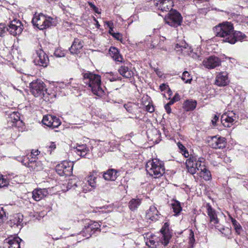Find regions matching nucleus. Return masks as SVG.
<instances>
[{"label":"nucleus","instance_id":"nucleus-1","mask_svg":"<svg viewBox=\"0 0 248 248\" xmlns=\"http://www.w3.org/2000/svg\"><path fill=\"white\" fill-rule=\"evenodd\" d=\"M217 37L222 38L224 42L234 44L237 41H242L247 38L242 32L234 30L233 24L230 22H223L213 28Z\"/></svg>","mask_w":248,"mask_h":248},{"label":"nucleus","instance_id":"nucleus-2","mask_svg":"<svg viewBox=\"0 0 248 248\" xmlns=\"http://www.w3.org/2000/svg\"><path fill=\"white\" fill-rule=\"evenodd\" d=\"M82 75L84 83L90 87L94 94L99 96L103 94L104 92L101 87L100 76L89 71L83 73Z\"/></svg>","mask_w":248,"mask_h":248},{"label":"nucleus","instance_id":"nucleus-3","mask_svg":"<svg viewBox=\"0 0 248 248\" xmlns=\"http://www.w3.org/2000/svg\"><path fill=\"white\" fill-rule=\"evenodd\" d=\"M32 23L34 26L41 30L51 26H55L58 22L56 18L40 13L38 15L34 16L32 19Z\"/></svg>","mask_w":248,"mask_h":248},{"label":"nucleus","instance_id":"nucleus-4","mask_svg":"<svg viewBox=\"0 0 248 248\" xmlns=\"http://www.w3.org/2000/svg\"><path fill=\"white\" fill-rule=\"evenodd\" d=\"M146 170L149 175L156 178L160 177L165 173V167L162 162L154 159L147 162Z\"/></svg>","mask_w":248,"mask_h":248},{"label":"nucleus","instance_id":"nucleus-5","mask_svg":"<svg viewBox=\"0 0 248 248\" xmlns=\"http://www.w3.org/2000/svg\"><path fill=\"white\" fill-rule=\"evenodd\" d=\"M175 49L176 51L184 55H188L193 59L201 60L200 55L196 52H193L191 46H189L185 41L177 43L175 46Z\"/></svg>","mask_w":248,"mask_h":248},{"label":"nucleus","instance_id":"nucleus-6","mask_svg":"<svg viewBox=\"0 0 248 248\" xmlns=\"http://www.w3.org/2000/svg\"><path fill=\"white\" fill-rule=\"evenodd\" d=\"M164 20L169 25L177 27L181 25L182 21V16L177 11L171 9L165 16Z\"/></svg>","mask_w":248,"mask_h":248},{"label":"nucleus","instance_id":"nucleus-7","mask_svg":"<svg viewBox=\"0 0 248 248\" xmlns=\"http://www.w3.org/2000/svg\"><path fill=\"white\" fill-rule=\"evenodd\" d=\"M20 161L31 171H39L43 169L42 162L35 159V157H30L29 156H24L21 158Z\"/></svg>","mask_w":248,"mask_h":248},{"label":"nucleus","instance_id":"nucleus-8","mask_svg":"<svg viewBox=\"0 0 248 248\" xmlns=\"http://www.w3.org/2000/svg\"><path fill=\"white\" fill-rule=\"evenodd\" d=\"M205 161V159L202 157H199L197 160V158L193 156H191L186 159V165L187 171L191 174H195L197 170H199L200 164L202 165Z\"/></svg>","mask_w":248,"mask_h":248},{"label":"nucleus","instance_id":"nucleus-9","mask_svg":"<svg viewBox=\"0 0 248 248\" xmlns=\"http://www.w3.org/2000/svg\"><path fill=\"white\" fill-rule=\"evenodd\" d=\"M100 225L97 222L91 221L87 225L84 226V228L78 234V235H81L86 238H89L96 232H100Z\"/></svg>","mask_w":248,"mask_h":248},{"label":"nucleus","instance_id":"nucleus-10","mask_svg":"<svg viewBox=\"0 0 248 248\" xmlns=\"http://www.w3.org/2000/svg\"><path fill=\"white\" fill-rule=\"evenodd\" d=\"M30 90L35 97H41L45 91L46 86L40 79L33 80L30 84Z\"/></svg>","mask_w":248,"mask_h":248},{"label":"nucleus","instance_id":"nucleus-11","mask_svg":"<svg viewBox=\"0 0 248 248\" xmlns=\"http://www.w3.org/2000/svg\"><path fill=\"white\" fill-rule=\"evenodd\" d=\"M55 170L60 176H70L72 173V163L63 161L56 166Z\"/></svg>","mask_w":248,"mask_h":248},{"label":"nucleus","instance_id":"nucleus-12","mask_svg":"<svg viewBox=\"0 0 248 248\" xmlns=\"http://www.w3.org/2000/svg\"><path fill=\"white\" fill-rule=\"evenodd\" d=\"M97 172L93 171L85 179L86 183L82 184L83 191L85 193L90 191L96 187Z\"/></svg>","mask_w":248,"mask_h":248},{"label":"nucleus","instance_id":"nucleus-13","mask_svg":"<svg viewBox=\"0 0 248 248\" xmlns=\"http://www.w3.org/2000/svg\"><path fill=\"white\" fill-rule=\"evenodd\" d=\"M238 120V116L233 111H228L223 113L221 118L222 124L226 127H230Z\"/></svg>","mask_w":248,"mask_h":248},{"label":"nucleus","instance_id":"nucleus-14","mask_svg":"<svg viewBox=\"0 0 248 248\" xmlns=\"http://www.w3.org/2000/svg\"><path fill=\"white\" fill-rule=\"evenodd\" d=\"M36 56L33 62L35 65L46 67L49 64L48 56L41 48L36 50Z\"/></svg>","mask_w":248,"mask_h":248},{"label":"nucleus","instance_id":"nucleus-15","mask_svg":"<svg viewBox=\"0 0 248 248\" xmlns=\"http://www.w3.org/2000/svg\"><path fill=\"white\" fill-rule=\"evenodd\" d=\"M208 142L209 146L214 149H223L227 144L226 140L225 138L215 136L209 138Z\"/></svg>","mask_w":248,"mask_h":248},{"label":"nucleus","instance_id":"nucleus-16","mask_svg":"<svg viewBox=\"0 0 248 248\" xmlns=\"http://www.w3.org/2000/svg\"><path fill=\"white\" fill-rule=\"evenodd\" d=\"M6 30L11 35H18L23 31V26L19 20L14 19L10 22L8 26L6 27Z\"/></svg>","mask_w":248,"mask_h":248},{"label":"nucleus","instance_id":"nucleus-17","mask_svg":"<svg viewBox=\"0 0 248 248\" xmlns=\"http://www.w3.org/2000/svg\"><path fill=\"white\" fill-rule=\"evenodd\" d=\"M206 213L209 217V224L214 226L216 228L221 231V228H218L219 219L217 217L216 211L214 209L209 203L206 204Z\"/></svg>","mask_w":248,"mask_h":248},{"label":"nucleus","instance_id":"nucleus-18","mask_svg":"<svg viewBox=\"0 0 248 248\" xmlns=\"http://www.w3.org/2000/svg\"><path fill=\"white\" fill-rule=\"evenodd\" d=\"M42 123L44 125L52 129L58 127L61 124V122L59 118L51 115L44 116L42 120Z\"/></svg>","mask_w":248,"mask_h":248},{"label":"nucleus","instance_id":"nucleus-19","mask_svg":"<svg viewBox=\"0 0 248 248\" xmlns=\"http://www.w3.org/2000/svg\"><path fill=\"white\" fill-rule=\"evenodd\" d=\"M220 59L216 56L205 58L202 61L203 65L208 69H214L221 64Z\"/></svg>","mask_w":248,"mask_h":248},{"label":"nucleus","instance_id":"nucleus-20","mask_svg":"<svg viewBox=\"0 0 248 248\" xmlns=\"http://www.w3.org/2000/svg\"><path fill=\"white\" fill-rule=\"evenodd\" d=\"M23 217L20 213L14 214L7 222V224L11 227H19L20 229L24 225Z\"/></svg>","mask_w":248,"mask_h":248},{"label":"nucleus","instance_id":"nucleus-21","mask_svg":"<svg viewBox=\"0 0 248 248\" xmlns=\"http://www.w3.org/2000/svg\"><path fill=\"white\" fill-rule=\"evenodd\" d=\"M169 226L170 224L168 222H166L160 230V232L162 235L161 241V243L164 246H167L168 244L171 237V232Z\"/></svg>","mask_w":248,"mask_h":248},{"label":"nucleus","instance_id":"nucleus-22","mask_svg":"<svg viewBox=\"0 0 248 248\" xmlns=\"http://www.w3.org/2000/svg\"><path fill=\"white\" fill-rule=\"evenodd\" d=\"M154 5L156 10L161 11H168L173 6V1L172 0H154Z\"/></svg>","mask_w":248,"mask_h":248},{"label":"nucleus","instance_id":"nucleus-23","mask_svg":"<svg viewBox=\"0 0 248 248\" xmlns=\"http://www.w3.org/2000/svg\"><path fill=\"white\" fill-rule=\"evenodd\" d=\"M22 239L16 236H10L5 239L3 242L5 248H20V243Z\"/></svg>","mask_w":248,"mask_h":248},{"label":"nucleus","instance_id":"nucleus-24","mask_svg":"<svg viewBox=\"0 0 248 248\" xmlns=\"http://www.w3.org/2000/svg\"><path fill=\"white\" fill-rule=\"evenodd\" d=\"M124 63L118 69L119 74L125 78H131L134 75L133 71L131 70V64L129 62Z\"/></svg>","mask_w":248,"mask_h":248},{"label":"nucleus","instance_id":"nucleus-25","mask_svg":"<svg viewBox=\"0 0 248 248\" xmlns=\"http://www.w3.org/2000/svg\"><path fill=\"white\" fill-rule=\"evenodd\" d=\"M229 82L228 73L226 72H221L216 76L215 83L218 86L221 87L227 85Z\"/></svg>","mask_w":248,"mask_h":248},{"label":"nucleus","instance_id":"nucleus-26","mask_svg":"<svg viewBox=\"0 0 248 248\" xmlns=\"http://www.w3.org/2000/svg\"><path fill=\"white\" fill-rule=\"evenodd\" d=\"M160 217L161 214L155 206H150V208L146 211V218L151 220L152 221H156Z\"/></svg>","mask_w":248,"mask_h":248},{"label":"nucleus","instance_id":"nucleus-27","mask_svg":"<svg viewBox=\"0 0 248 248\" xmlns=\"http://www.w3.org/2000/svg\"><path fill=\"white\" fill-rule=\"evenodd\" d=\"M83 47V42L80 39L75 38L69 48V51L72 54H78L80 53Z\"/></svg>","mask_w":248,"mask_h":248},{"label":"nucleus","instance_id":"nucleus-28","mask_svg":"<svg viewBox=\"0 0 248 248\" xmlns=\"http://www.w3.org/2000/svg\"><path fill=\"white\" fill-rule=\"evenodd\" d=\"M199 175L205 181H209L212 178L210 171L206 168L204 162L202 165L200 164Z\"/></svg>","mask_w":248,"mask_h":248},{"label":"nucleus","instance_id":"nucleus-29","mask_svg":"<svg viewBox=\"0 0 248 248\" xmlns=\"http://www.w3.org/2000/svg\"><path fill=\"white\" fill-rule=\"evenodd\" d=\"M118 171L114 169H110L108 170L103 174V177L105 180L107 181H115L117 177Z\"/></svg>","mask_w":248,"mask_h":248},{"label":"nucleus","instance_id":"nucleus-30","mask_svg":"<svg viewBox=\"0 0 248 248\" xmlns=\"http://www.w3.org/2000/svg\"><path fill=\"white\" fill-rule=\"evenodd\" d=\"M48 194L47 190L45 189H36L32 192V198L36 201H39L46 196Z\"/></svg>","mask_w":248,"mask_h":248},{"label":"nucleus","instance_id":"nucleus-31","mask_svg":"<svg viewBox=\"0 0 248 248\" xmlns=\"http://www.w3.org/2000/svg\"><path fill=\"white\" fill-rule=\"evenodd\" d=\"M109 54L116 62H124V58L120 54L117 48L115 47H110L109 50Z\"/></svg>","mask_w":248,"mask_h":248},{"label":"nucleus","instance_id":"nucleus-32","mask_svg":"<svg viewBox=\"0 0 248 248\" xmlns=\"http://www.w3.org/2000/svg\"><path fill=\"white\" fill-rule=\"evenodd\" d=\"M75 149L77 154L82 157H86L89 151L86 144H77Z\"/></svg>","mask_w":248,"mask_h":248},{"label":"nucleus","instance_id":"nucleus-33","mask_svg":"<svg viewBox=\"0 0 248 248\" xmlns=\"http://www.w3.org/2000/svg\"><path fill=\"white\" fill-rule=\"evenodd\" d=\"M141 203V200L139 198H133L128 202V207L130 210L135 211Z\"/></svg>","mask_w":248,"mask_h":248},{"label":"nucleus","instance_id":"nucleus-34","mask_svg":"<svg viewBox=\"0 0 248 248\" xmlns=\"http://www.w3.org/2000/svg\"><path fill=\"white\" fill-rule=\"evenodd\" d=\"M56 97V94L52 90H48L45 88V91L43 93L41 97L46 101H50Z\"/></svg>","mask_w":248,"mask_h":248},{"label":"nucleus","instance_id":"nucleus-35","mask_svg":"<svg viewBox=\"0 0 248 248\" xmlns=\"http://www.w3.org/2000/svg\"><path fill=\"white\" fill-rule=\"evenodd\" d=\"M197 105V102L192 100H187L184 103L183 108L186 111H191L194 109Z\"/></svg>","mask_w":248,"mask_h":248},{"label":"nucleus","instance_id":"nucleus-36","mask_svg":"<svg viewBox=\"0 0 248 248\" xmlns=\"http://www.w3.org/2000/svg\"><path fill=\"white\" fill-rule=\"evenodd\" d=\"M229 220L231 221L233 227L235 230V232L238 234H240L241 232L243 231V229L239 222L234 218H233L232 216L229 215Z\"/></svg>","mask_w":248,"mask_h":248},{"label":"nucleus","instance_id":"nucleus-37","mask_svg":"<svg viewBox=\"0 0 248 248\" xmlns=\"http://www.w3.org/2000/svg\"><path fill=\"white\" fill-rule=\"evenodd\" d=\"M19 113L17 112L13 111L8 114V122L12 123V126L20 120Z\"/></svg>","mask_w":248,"mask_h":248},{"label":"nucleus","instance_id":"nucleus-38","mask_svg":"<svg viewBox=\"0 0 248 248\" xmlns=\"http://www.w3.org/2000/svg\"><path fill=\"white\" fill-rule=\"evenodd\" d=\"M171 204L173 212L175 213V215L177 216L181 212L182 209L180 202L175 200Z\"/></svg>","mask_w":248,"mask_h":248},{"label":"nucleus","instance_id":"nucleus-39","mask_svg":"<svg viewBox=\"0 0 248 248\" xmlns=\"http://www.w3.org/2000/svg\"><path fill=\"white\" fill-rule=\"evenodd\" d=\"M155 237V236L151 235L146 241V245L151 248H156L157 242L154 239Z\"/></svg>","mask_w":248,"mask_h":248},{"label":"nucleus","instance_id":"nucleus-40","mask_svg":"<svg viewBox=\"0 0 248 248\" xmlns=\"http://www.w3.org/2000/svg\"><path fill=\"white\" fill-rule=\"evenodd\" d=\"M181 78L186 83H190L192 80L190 74L187 71H185L183 73Z\"/></svg>","mask_w":248,"mask_h":248},{"label":"nucleus","instance_id":"nucleus-41","mask_svg":"<svg viewBox=\"0 0 248 248\" xmlns=\"http://www.w3.org/2000/svg\"><path fill=\"white\" fill-rule=\"evenodd\" d=\"M194 234L193 232L190 230L189 234V243L190 245L191 248L193 247V244L195 243Z\"/></svg>","mask_w":248,"mask_h":248},{"label":"nucleus","instance_id":"nucleus-42","mask_svg":"<svg viewBox=\"0 0 248 248\" xmlns=\"http://www.w3.org/2000/svg\"><path fill=\"white\" fill-rule=\"evenodd\" d=\"M110 75V77L108 78L111 81L120 80L121 78L117 74H114V73L111 72L108 73Z\"/></svg>","mask_w":248,"mask_h":248},{"label":"nucleus","instance_id":"nucleus-43","mask_svg":"<svg viewBox=\"0 0 248 248\" xmlns=\"http://www.w3.org/2000/svg\"><path fill=\"white\" fill-rule=\"evenodd\" d=\"M65 54V52L61 49H56L54 53V55L57 57H64Z\"/></svg>","mask_w":248,"mask_h":248},{"label":"nucleus","instance_id":"nucleus-44","mask_svg":"<svg viewBox=\"0 0 248 248\" xmlns=\"http://www.w3.org/2000/svg\"><path fill=\"white\" fill-rule=\"evenodd\" d=\"M8 185L9 181L7 180V177L6 178L0 177V187H7Z\"/></svg>","mask_w":248,"mask_h":248},{"label":"nucleus","instance_id":"nucleus-45","mask_svg":"<svg viewBox=\"0 0 248 248\" xmlns=\"http://www.w3.org/2000/svg\"><path fill=\"white\" fill-rule=\"evenodd\" d=\"M180 99V96L178 93H176L175 94L173 98L169 102V104H173L175 102L178 101Z\"/></svg>","mask_w":248,"mask_h":248},{"label":"nucleus","instance_id":"nucleus-46","mask_svg":"<svg viewBox=\"0 0 248 248\" xmlns=\"http://www.w3.org/2000/svg\"><path fill=\"white\" fill-rule=\"evenodd\" d=\"M6 217V213L2 208L0 209V223L2 222Z\"/></svg>","mask_w":248,"mask_h":248},{"label":"nucleus","instance_id":"nucleus-47","mask_svg":"<svg viewBox=\"0 0 248 248\" xmlns=\"http://www.w3.org/2000/svg\"><path fill=\"white\" fill-rule=\"evenodd\" d=\"M40 153V151L38 150H32L31 152V154L27 155L26 156H29L30 157H35V159H36L37 156L39 155Z\"/></svg>","mask_w":248,"mask_h":248},{"label":"nucleus","instance_id":"nucleus-48","mask_svg":"<svg viewBox=\"0 0 248 248\" xmlns=\"http://www.w3.org/2000/svg\"><path fill=\"white\" fill-rule=\"evenodd\" d=\"M133 105L131 103H128L124 105V108L129 112L132 113L133 111Z\"/></svg>","mask_w":248,"mask_h":248},{"label":"nucleus","instance_id":"nucleus-49","mask_svg":"<svg viewBox=\"0 0 248 248\" xmlns=\"http://www.w3.org/2000/svg\"><path fill=\"white\" fill-rule=\"evenodd\" d=\"M6 28L4 24H0V36L2 37L4 35Z\"/></svg>","mask_w":248,"mask_h":248},{"label":"nucleus","instance_id":"nucleus-50","mask_svg":"<svg viewBox=\"0 0 248 248\" xmlns=\"http://www.w3.org/2000/svg\"><path fill=\"white\" fill-rule=\"evenodd\" d=\"M145 109L146 111L150 113H152L155 111L154 106H153L152 104H150V103H149L148 105L146 106Z\"/></svg>","mask_w":248,"mask_h":248},{"label":"nucleus","instance_id":"nucleus-51","mask_svg":"<svg viewBox=\"0 0 248 248\" xmlns=\"http://www.w3.org/2000/svg\"><path fill=\"white\" fill-rule=\"evenodd\" d=\"M77 186V185L76 184V183H73L72 180L70 181L68 183L67 188L69 189H70L72 188L75 189V188Z\"/></svg>","mask_w":248,"mask_h":248},{"label":"nucleus","instance_id":"nucleus-52","mask_svg":"<svg viewBox=\"0 0 248 248\" xmlns=\"http://www.w3.org/2000/svg\"><path fill=\"white\" fill-rule=\"evenodd\" d=\"M112 36L117 40H121L122 39V35L119 32H115L112 34Z\"/></svg>","mask_w":248,"mask_h":248},{"label":"nucleus","instance_id":"nucleus-53","mask_svg":"<svg viewBox=\"0 0 248 248\" xmlns=\"http://www.w3.org/2000/svg\"><path fill=\"white\" fill-rule=\"evenodd\" d=\"M160 89L162 91L169 89V92H171L170 89L169 88V86L164 83L160 85Z\"/></svg>","mask_w":248,"mask_h":248},{"label":"nucleus","instance_id":"nucleus-54","mask_svg":"<svg viewBox=\"0 0 248 248\" xmlns=\"http://www.w3.org/2000/svg\"><path fill=\"white\" fill-rule=\"evenodd\" d=\"M170 105H172L169 104V103L168 102L167 104H166L165 105V107H164L166 112L168 114H170L171 112V109L170 107Z\"/></svg>","mask_w":248,"mask_h":248},{"label":"nucleus","instance_id":"nucleus-55","mask_svg":"<svg viewBox=\"0 0 248 248\" xmlns=\"http://www.w3.org/2000/svg\"><path fill=\"white\" fill-rule=\"evenodd\" d=\"M218 119H219L218 116H217V114L214 115L213 119L211 121L212 124L213 125H214V126L216 125L217 122L218 120Z\"/></svg>","mask_w":248,"mask_h":248},{"label":"nucleus","instance_id":"nucleus-56","mask_svg":"<svg viewBox=\"0 0 248 248\" xmlns=\"http://www.w3.org/2000/svg\"><path fill=\"white\" fill-rule=\"evenodd\" d=\"M107 25L109 27V33L112 35V34H113L114 32L113 28L111 27V25L112 24V22L111 21H108L107 22Z\"/></svg>","mask_w":248,"mask_h":248},{"label":"nucleus","instance_id":"nucleus-57","mask_svg":"<svg viewBox=\"0 0 248 248\" xmlns=\"http://www.w3.org/2000/svg\"><path fill=\"white\" fill-rule=\"evenodd\" d=\"M177 146L181 153H183V151L186 150V147L181 142H178Z\"/></svg>","mask_w":248,"mask_h":248},{"label":"nucleus","instance_id":"nucleus-58","mask_svg":"<svg viewBox=\"0 0 248 248\" xmlns=\"http://www.w3.org/2000/svg\"><path fill=\"white\" fill-rule=\"evenodd\" d=\"M56 144L54 142H51L49 145V148L50 149V154L51 153V151L56 148Z\"/></svg>","mask_w":248,"mask_h":248},{"label":"nucleus","instance_id":"nucleus-59","mask_svg":"<svg viewBox=\"0 0 248 248\" xmlns=\"http://www.w3.org/2000/svg\"><path fill=\"white\" fill-rule=\"evenodd\" d=\"M89 5L93 10L96 12V10L97 9V8L94 4H93L92 2H89Z\"/></svg>","mask_w":248,"mask_h":248},{"label":"nucleus","instance_id":"nucleus-60","mask_svg":"<svg viewBox=\"0 0 248 248\" xmlns=\"http://www.w3.org/2000/svg\"><path fill=\"white\" fill-rule=\"evenodd\" d=\"M182 154H183V155H184V156L185 157H188L189 156V153L187 152L186 149L183 151V153H182Z\"/></svg>","mask_w":248,"mask_h":248},{"label":"nucleus","instance_id":"nucleus-61","mask_svg":"<svg viewBox=\"0 0 248 248\" xmlns=\"http://www.w3.org/2000/svg\"><path fill=\"white\" fill-rule=\"evenodd\" d=\"M150 47L152 48H156L158 49L161 48V47L160 46H159L158 45H157V46H155L154 44H152L150 46Z\"/></svg>","mask_w":248,"mask_h":248},{"label":"nucleus","instance_id":"nucleus-62","mask_svg":"<svg viewBox=\"0 0 248 248\" xmlns=\"http://www.w3.org/2000/svg\"><path fill=\"white\" fill-rule=\"evenodd\" d=\"M154 133H155V135H157L158 136V138L160 137V132H159V131L156 130V129H155L154 131Z\"/></svg>","mask_w":248,"mask_h":248},{"label":"nucleus","instance_id":"nucleus-63","mask_svg":"<svg viewBox=\"0 0 248 248\" xmlns=\"http://www.w3.org/2000/svg\"><path fill=\"white\" fill-rule=\"evenodd\" d=\"M70 228V225L69 224V225H67L66 227L62 226L61 227V229H63V230H68Z\"/></svg>","mask_w":248,"mask_h":248},{"label":"nucleus","instance_id":"nucleus-64","mask_svg":"<svg viewBox=\"0 0 248 248\" xmlns=\"http://www.w3.org/2000/svg\"><path fill=\"white\" fill-rule=\"evenodd\" d=\"M160 140V139L159 140L156 139L155 140V141H154V142H155L156 143H158Z\"/></svg>","mask_w":248,"mask_h":248}]
</instances>
